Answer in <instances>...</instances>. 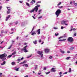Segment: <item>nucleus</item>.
<instances>
[{"label":"nucleus","instance_id":"bb28decb","mask_svg":"<svg viewBox=\"0 0 77 77\" xmlns=\"http://www.w3.org/2000/svg\"><path fill=\"white\" fill-rule=\"evenodd\" d=\"M11 56H12V55L11 54V55H9V56L7 57H8V58L9 57V58H10V57H11Z\"/></svg>","mask_w":77,"mask_h":77},{"label":"nucleus","instance_id":"c85d7f7f","mask_svg":"<svg viewBox=\"0 0 77 77\" xmlns=\"http://www.w3.org/2000/svg\"><path fill=\"white\" fill-rule=\"evenodd\" d=\"M24 65H25V66H26V67H27V66H28V65H27V64H24Z\"/></svg>","mask_w":77,"mask_h":77},{"label":"nucleus","instance_id":"8fccbe9b","mask_svg":"<svg viewBox=\"0 0 77 77\" xmlns=\"http://www.w3.org/2000/svg\"><path fill=\"white\" fill-rule=\"evenodd\" d=\"M62 72H60L59 73V75H62Z\"/></svg>","mask_w":77,"mask_h":77},{"label":"nucleus","instance_id":"39448f33","mask_svg":"<svg viewBox=\"0 0 77 77\" xmlns=\"http://www.w3.org/2000/svg\"><path fill=\"white\" fill-rule=\"evenodd\" d=\"M39 7H40V5H38L35 7L34 8L35 9V12H37V11H38V8H39Z\"/></svg>","mask_w":77,"mask_h":77},{"label":"nucleus","instance_id":"774afa93","mask_svg":"<svg viewBox=\"0 0 77 77\" xmlns=\"http://www.w3.org/2000/svg\"><path fill=\"white\" fill-rule=\"evenodd\" d=\"M59 41H63V40H59Z\"/></svg>","mask_w":77,"mask_h":77},{"label":"nucleus","instance_id":"680f3d73","mask_svg":"<svg viewBox=\"0 0 77 77\" xmlns=\"http://www.w3.org/2000/svg\"><path fill=\"white\" fill-rule=\"evenodd\" d=\"M2 6H1L0 7V10H1V9H2Z\"/></svg>","mask_w":77,"mask_h":77},{"label":"nucleus","instance_id":"2f4dec72","mask_svg":"<svg viewBox=\"0 0 77 77\" xmlns=\"http://www.w3.org/2000/svg\"><path fill=\"white\" fill-rule=\"evenodd\" d=\"M46 69H47V68L44 67L43 68V70H46Z\"/></svg>","mask_w":77,"mask_h":77},{"label":"nucleus","instance_id":"aec40b11","mask_svg":"<svg viewBox=\"0 0 77 77\" xmlns=\"http://www.w3.org/2000/svg\"><path fill=\"white\" fill-rule=\"evenodd\" d=\"M36 35V33H35V32H34L31 34V35Z\"/></svg>","mask_w":77,"mask_h":77},{"label":"nucleus","instance_id":"864d4df0","mask_svg":"<svg viewBox=\"0 0 77 77\" xmlns=\"http://www.w3.org/2000/svg\"><path fill=\"white\" fill-rule=\"evenodd\" d=\"M54 29H57V28H56V27H54Z\"/></svg>","mask_w":77,"mask_h":77},{"label":"nucleus","instance_id":"4c0bfd02","mask_svg":"<svg viewBox=\"0 0 77 77\" xmlns=\"http://www.w3.org/2000/svg\"><path fill=\"white\" fill-rule=\"evenodd\" d=\"M76 30V29H75V28L72 29V30L75 31V30Z\"/></svg>","mask_w":77,"mask_h":77},{"label":"nucleus","instance_id":"393cba45","mask_svg":"<svg viewBox=\"0 0 77 77\" xmlns=\"http://www.w3.org/2000/svg\"><path fill=\"white\" fill-rule=\"evenodd\" d=\"M69 58H70V57H67L66 58V60H69Z\"/></svg>","mask_w":77,"mask_h":77},{"label":"nucleus","instance_id":"de8ad7c7","mask_svg":"<svg viewBox=\"0 0 77 77\" xmlns=\"http://www.w3.org/2000/svg\"><path fill=\"white\" fill-rule=\"evenodd\" d=\"M61 29H63V26H61Z\"/></svg>","mask_w":77,"mask_h":77},{"label":"nucleus","instance_id":"338daca9","mask_svg":"<svg viewBox=\"0 0 77 77\" xmlns=\"http://www.w3.org/2000/svg\"><path fill=\"white\" fill-rule=\"evenodd\" d=\"M19 2L20 3H22V1H20Z\"/></svg>","mask_w":77,"mask_h":77},{"label":"nucleus","instance_id":"7c9ffc66","mask_svg":"<svg viewBox=\"0 0 77 77\" xmlns=\"http://www.w3.org/2000/svg\"><path fill=\"white\" fill-rule=\"evenodd\" d=\"M42 16H40L38 17V19H40L41 18H42Z\"/></svg>","mask_w":77,"mask_h":77},{"label":"nucleus","instance_id":"c03bdc74","mask_svg":"<svg viewBox=\"0 0 77 77\" xmlns=\"http://www.w3.org/2000/svg\"><path fill=\"white\" fill-rule=\"evenodd\" d=\"M41 3V1H38V2H37V4H38V3Z\"/></svg>","mask_w":77,"mask_h":77},{"label":"nucleus","instance_id":"dca6fc26","mask_svg":"<svg viewBox=\"0 0 77 77\" xmlns=\"http://www.w3.org/2000/svg\"><path fill=\"white\" fill-rule=\"evenodd\" d=\"M60 52H61V53H62L63 54L65 53V51H63L61 49H60Z\"/></svg>","mask_w":77,"mask_h":77},{"label":"nucleus","instance_id":"f257e3e1","mask_svg":"<svg viewBox=\"0 0 77 77\" xmlns=\"http://www.w3.org/2000/svg\"><path fill=\"white\" fill-rule=\"evenodd\" d=\"M61 13V10L58 9L56 11L55 15L57 16V17H58L59 16V14Z\"/></svg>","mask_w":77,"mask_h":77},{"label":"nucleus","instance_id":"49530a36","mask_svg":"<svg viewBox=\"0 0 77 77\" xmlns=\"http://www.w3.org/2000/svg\"><path fill=\"white\" fill-rule=\"evenodd\" d=\"M18 61H19L20 62V60H21V59H18L17 60Z\"/></svg>","mask_w":77,"mask_h":77},{"label":"nucleus","instance_id":"4d7b16f0","mask_svg":"<svg viewBox=\"0 0 77 77\" xmlns=\"http://www.w3.org/2000/svg\"><path fill=\"white\" fill-rule=\"evenodd\" d=\"M23 59H24V58L23 57H22L21 59H20L21 60H23Z\"/></svg>","mask_w":77,"mask_h":77},{"label":"nucleus","instance_id":"bf43d9fd","mask_svg":"<svg viewBox=\"0 0 77 77\" xmlns=\"http://www.w3.org/2000/svg\"><path fill=\"white\" fill-rule=\"evenodd\" d=\"M67 53H70V51H67Z\"/></svg>","mask_w":77,"mask_h":77},{"label":"nucleus","instance_id":"6ab92c4d","mask_svg":"<svg viewBox=\"0 0 77 77\" xmlns=\"http://www.w3.org/2000/svg\"><path fill=\"white\" fill-rule=\"evenodd\" d=\"M12 45H11L9 47H8V48L7 49L8 50H10V49H11V48L12 47Z\"/></svg>","mask_w":77,"mask_h":77},{"label":"nucleus","instance_id":"0eeeda50","mask_svg":"<svg viewBox=\"0 0 77 77\" xmlns=\"http://www.w3.org/2000/svg\"><path fill=\"white\" fill-rule=\"evenodd\" d=\"M11 17V15H8V17H7L6 18V19H5V21H8V19L9 18H10Z\"/></svg>","mask_w":77,"mask_h":77},{"label":"nucleus","instance_id":"09e8293b","mask_svg":"<svg viewBox=\"0 0 77 77\" xmlns=\"http://www.w3.org/2000/svg\"><path fill=\"white\" fill-rule=\"evenodd\" d=\"M3 32H4V31H3V30H2L1 31V33H3Z\"/></svg>","mask_w":77,"mask_h":77},{"label":"nucleus","instance_id":"f8f14e48","mask_svg":"<svg viewBox=\"0 0 77 77\" xmlns=\"http://www.w3.org/2000/svg\"><path fill=\"white\" fill-rule=\"evenodd\" d=\"M35 10H36V9L34 8L32 10L30 11V12H31V13H32V12H33Z\"/></svg>","mask_w":77,"mask_h":77},{"label":"nucleus","instance_id":"e2e57ef3","mask_svg":"<svg viewBox=\"0 0 77 77\" xmlns=\"http://www.w3.org/2000/svg\"><path fill=\"white\" fill-rule=\"evenodd\" d=\"M18 38H19V37L18 36H17V40H18Z\"/></svg>","mask_w":77,"mask_h":77},{"label":"nucleus","instance_id":"79ce46f5","mask_svg":"<svg viewBox=\"0 0 77 77\" xmlns=\"http://www.w3.org/2000/svg\"><path fill=\"white\" fill-rule=\"evenodd\" d=\"M32 17L33 18H34V19L35 20V16H32Z\"/></svg>","mask_w":77,"mask_h":77},{"label":"nucleus","instance_id":"3c124183","mask_svg":"<svg viewBox=\"0 0 77 77\" xmlns=\"http://www.w3.org/2000/svg\"><path fill=\"white\" fill-rule=\"evenodd\" d=\"M66 40V38L64 39H63V41H65Z\"/></svg>","mask_w":77,"mask_h":77},{"label":"nucleus","instance_id":"13d9d810","mask_svg":"<svg viewBox=\"0 0 77 77\" xmlns=\"http://www.w3.org/2000/svg\"><path fill=\"white\" fill-rule=\"evenodd\" d=\"M24 63L23 62H21L20 63V64H24Z\"/></svg>","mask_w":77,"mask_h":77},{"label":"nucleus","instance_id":"5fc2aeb1","mask_svg":"<svg viewBox=\"0 0 77 77\" xmlns=\"http://www.w3.org/2000/svg\"><path fill=\"white\" fill-rule=\"evenodd\" d=\"M75 6H77V3H75Z\"/></svg>","mask_w":77,"mask_h":77},{"label":"nucleus","instance_id":"c756f323","mask_svg":"<svg viewBox=\"0 0 77 77\" xmlns=\"http://www.w3.org/2000/svg\"><path fill=\"white\" fill-rule=\"evenodd\" d=\"M7 8L8 10V9H11V7H7Z\"/></svg>","mask_w":77,"mask_h":77},{"label":"nucleus","instance_id":"4be33fe9","mask_svg":"<svg viewBox=\"0 0 77 77\" xmlns=\"http://www.w3.org/2000/svg\"><path fill=\"white\" fill-rule=\"evenodd\" d=\"M50 73V72H46L45 74H46V75H47L48 74Z\"/></svg>","mask_w":77,"mask_h":77},{"label":"nucleus","instance_id":"e433bc0d","mask_svg":"<svg viewBox=\"0 0 77 77\" xmlns=\"http://www.w3.org/2000/svg\"><path fill=\"white\" fill-rule=\"evenodd\" d=\"M19 69V68H17L16 69V71H18Z\"/></svg>","mask_w":77,"mask_h":77},{"label":"nucleus","instance_id":"ea45409f","mask_svg":"<svg viewBox=\"0 0 77 77\" xmlns=\"http://www.w3.org/2000/svg\"><path fill=\"white\" fill-rule=\"evenodd\" d=\"M18 22L17 21L16 22V23H15L16 25H17V24H18Z\"/></svg>","mask_w":77,"mask_h":77},{"label":"nucleus","instance_id":"0e129e2a","mask_svg":"<svg viewBox=\"0 0 77 77\" xmlns=\"http://www.w3.org/2000/svg\"><path fill=\"white\" fill-rule=\"evenodd\" d=\"M29 76L28 75H26V76H25L24 77H28Z\"/></svg>","mask_w":77,"mask_h":77},{"label":"nucleus","instance_id":"72a5a7b5","mask_svg":"<svg viewBox=\"0 0 77 77\" xmlns=\"http://www.w3.org/2000/svg\"><path fill=\"white\" fill-rule=\"evenodd\" d=\"M59 35V33H57V34L55 33V35L56 36H58V35Z\"/></svg>","mask_w":77,"mask_h":77},{"label":"nucleus","instance_id":"cd10ccee","mask_svg":"<svg viewBox=\"0 0 77 77\" xmlns=\"http://www.w3.org/2000/svg\"><path fill=\"white\" fill-rule=\"evenodd\" d=\"M63 8V6H61L59 7V9H62V8Z\"/></svg>","mask_w":77,"mask_h":77},{"label":"nucleus","instance_id":"9b49d317","mask_svg":"<svg viewBox=\"0 0 77 77\" xmlns=\"http://www.w3.org/2000/svg\"><path fill=\"white\" fill-rule=\"evenodd\" d=\"M7 14H9L11 13V9H8V11H7Z\"/></svg>","mask_w":77,"mask_h":77},{"label":"nucleus","instance_id":"f704fd0d","mask_svg":"<svg viewBox=\"0 0 77 77\" xmlns=\"http://www.w3.org/2000/svg\"><path fill=\"white\" fill-rule=\"evenodd\" d=\"M26 62H27V61L24 60L23 62L24 63H26Z\"/></svg>","mask_w":77,"mask_h":77},{"label":"nucleus","instance_id":"9d476101","mask_svg":"<svg viewBox=\"0 0 77 77\" xmlns=\"http://www.w3.org/2000/svg\"><path fill=\"white\" fill-rule=\"evenodd\" d=\"M36 2L35 1V0H32V1L30 3L31 5H33L34 3H35Z\"/></svg>","mask_w":77,"mask_h":77},{"label":"nucleus","instance_id":"f3484780","mask_svg":"<svg viewBox=\"0 0 77 77\" xmlns=\"http://www.w3.org/2000/svg\"><path fill=\"white\" fill-rule=\"evenodd\" d=\"M71 68H69V72H71Z\"/></svg>","mask_w":77,"mask_h":77},{"label":"nucleus","instance_id":"f03ea898","mask_svg":"<svg viewBox=\"0 0 77 77\" xmlns=\"http://www.w3.org/2000/svg\"><path fill=\"white\" fill-rule=\"evenodd\" d=\"M5 54H0V59H2V61H4L6 60V58L5 57Z\"/></svg>","mask_w":77,"mask_h":77},{"label":"nucleus","instance_id":"7ed1b4c3","mask_svg":"<svg viewBox=\"0 0 77 77\" xmlns=\"http://www.w3.org/2000/svg\"><path fill=\"white\" fill-rule=\"evenodd\" d=\"M67 40L68 42H73L74 40H73V38L72 37H69L68 38Z\"/></svg>","mask_w":77,"mask_h":77},{"label":"nucleus","instance_id":"473e14b6","mask_svg":"<svg viewBox=\"0 0 77 77\" xmlns=\"http://www.w3.org/2000/svg\"><path fill=\"white\" fill-rule=\"evenodd\" d=\"M66 21L63 20V24H65V23H66Z\"/></svg>","mask_w":77,"mask_h":77},{"label":"nucleus","instance_id":"c9c22d12","mask_svg":"<svg viewBox=\"0 0 77 77\" xmlns=\"http://www.w3.org/2000/svg\"><path fill=\"white\" fill-rule=\"evenodd\" d=\"M32 56V55H30L29 56H28L27 57V58H30Z\"/></svg>","mask_w":77,"mask_h":77},{"label":"nucleus","instance_id":"423d86ee","mask_svg":"<svg viewBox=\"0 0 77 77\" xmlns=\"http://www.w3.org/2000/svg\"><path fill=\"white\" fill-rule=\"evenodd\" d=\"M27 45H26V46L24 47L23 49H22V50H24L25 53H27V52L28 51L27 50V49H26V48H27Z\"/></svg>","mask_w":77,"mask_h":77},{"label":"nucleus","instance_id":"a19ab883","mask_svg":"<svg viewBox=\"0 0 77 77\" xmlns=\"http://www.w3.org/2000/svg\"><path fill=\"white\" fill-rule=\"evenodd\" d=\"M67 73H68V72H65L64 73H63V74H67Z\"/></svg>","mask_w":77,"mask_h":77},{"label":"nucleus","instance_id":"a18cd8bd","mask_svg":"<svg viewBox=\"0 0 77 77\" xmlns=\"http://www.w3.org/2000/svg\"><path fill=\"white\" fill-rule=\"evenodd\" d=\"M39 42H41V39L39 40Z\"/></svg>","mask_w":77,"mask_h":77},{"label":"nucleus","instance_id":"20e7f679","mask_svg":"<svg viewBox=\"0 0 77 77\" xmlns=\"http://www.w3.org/2000/svg\"><path fill=\"white\" fill-rule=\"evenodd\" d=\"M43 52L42 51H38L37 53L39 55H41V57H43V54L42 53Z\"/></svg>","mask_w":77,"mask_h":77},{"label":"nucleus","instance_id":"6e6552de","mask_svg":"<svg viewBox=\"0 0 77 77\" xmlns=\"http://www.w3.org/2000/svg\"><path fill=\"white\" fill-rule=\"evenodd\" d=\"M45 53H48L50 51V50L47 49H45Z\"/></svg>","mask_w":77,"mask_h":77},{"label":"nucleus","instance_id":"4468645a","mask_svg":"<svg viewBox=\"0 0 77 77\" xmlns=\"http://www.w3.org/2000/svg\"><path fill=\"white\" fill-rule=\"evenodd\" d=\"M33 43L34 44L36 45L37 44V41L36 40H35L33 42Z\"/></svg>","mask_w":77,"mask_h":77},{"label":"nucleus","instance_id":"a878e982","mask_svg":"<svg viewBox=\"0 0 77 77\" xmlns=\"http://www.w3.org/2000/svg\"><path fill=\"white\" fill-rule=\"evenodd\" d=\"M74 48V47H72L70 48V50H73Z\"/></svg>","mask_w":77,"mask_h":77},{"label":"nucleus","instance_id":"69168bd1","mask_svg":"<svg viewBox=\"0 0 77 77\" xmlns=\"http://www.w3.org/2000/svg\"><path fill=\"white\" fill-rule=\"evenodd\" d=\"M3 74V73H0V75H2Z\"/></svg>","mask_w":77,"mask_h":77},{"label":"nucleus","instance_id":"58836bf2","mask_svg":"<svg viewBox=\"0 0 77 77\" xmlns=\"http://www.w3.org/2000/svg\"><path fill=\"white\" fill-rule=\"evenodd\" d=\"M49 58L51 59H52V58H53V57L51 56L50 57H49Z\"/></svg>","mask_w":77,"mask_h":77},{"label":"nucleus","instance_id":"37998d69","mask_svg":"<svg viewBox=\"0 0 77 77\" xmlns=\"http://www.w3.org/2000/svg\"><path fill=\"white\" fill-rule=\"evenodd\" d=\"M74 36H76V35H77V34H76V33H75L74 34Z\"/></svg>","mask_w":77,"mask_h":77},{"label":"nucleus","instance_id":"6e6d98bb","mask_svg":"<svg viewBox=\"0 0 77 77\" xmlns=\"http://www.w3.org/2000/svg\"><path fill=\"white\" fill-rule=\"evenodd\" d=\"M73 3H74V5H75V1H73Z\"/></svg>","mask_w":77,"mask_h":77},{"label":"nucleus","instance_id":"2eb2a0df","mask_svg":"<svg viewBox=\"0 0 77 77\" xmlns=\"http://www.w3.org/2000/svg\"><path fill=\"white\" fill-rule=\"evenodd\" d=\"M6 64V61H4L3 62V63H1V65H5Z\"/></svg>","mask_w":77,"mask_h":77},{"label":"nucleus","instance_id":"1a4fd4ad","mask_svg":"<svg viewBox=\"0 0 77 77\" xmlns=\"http://www.w3.org/2000/svg\"><path fill=\"white\" fill-rule=\"evenodd\" d=\"M55 69V68H52L51 70V72H55L56 70Z\"/></svg>","mask_w":77,"mask_h":77},{"label":"nucleus","instance_id":"603ef678","mask_svg":"<svg viewBox=\"0 0 77 77\" xmlns=\"http://www.w3.org/2000/svg\"><path fill=\"white\" fill-rule=\"evenodd\" d=\"M41 11H42L41 10H39L38 12H41Z\"/></svg>","mask_w":77,"mask_h":77},{"label":"nucleus","instance_id":"a211bd4d","mask_svg":"<svg viewBox=\"0 0 77 77\" xmlns=\"http://www.w3.org/2000/svg\"><path fill=\"white\" fill-rule=\"evenodd\" d=\"M15 64V63L14 62H13L11 63V65H14Z\"/></svg>","mask_w":77,"mask_h":77},{"label":"nucleus","instance_id":"ddd939ff","mask_svg":"<svg viewBox=\"0 0 77 77\" xmlns=\"http://www.w3.org/2000/svg\"><path fill=\"white\" fill-rule=\"evenodd\" d=\"M40 30H41V29H39L37 31V32H38V34L39 35L41 33V32H40Z\"/></svg>","mask_w":77,"mask_h":77},{"label":"nucleus","instance_id":"052dcab7","mask_svg":"<svg viewBox=\"0 0 77 77\" xmlns=\"http://www.w3.org/2000/svg\"><path fill=\"white\" fill-rule=\"evenodd\" d=\"M15 54V52H14V53H13L12 54L13 55H14V54Z\"/></svg>","mask_w":77,"mask_h":77},{"label":"nucleus","instance_id":"5701e85b","mask_svg":"<svg viewBox=\"0 0 77 77\" xmlns=\"http://www.w3.org/2000/svg\"><path fill=\"white\" fill-rule=\"evenodd\" d=\"M61 4H62V2H60L57 5V6H59V5H61Z\"/></svg>","mask_w":77,"mask_h":77},{"label":"nucleus","instance_id":"b1692460","mask_svg":"<svg viewBox=\"0 0 77 77\" xmlns=\"http://www.w3.org/2000/svg\"><path fill=\"white\" fill-rule=\"evenodd\" d=\"M34 29H35V26H34L32 28V31H31V32L32 33V32H33V31L34 30Z\"/></svg>","mask_w":77,"mask_h":77},{"label":"nucleus","instance_id":"412c9836","mask_svg":"<svg viewBox=\"0 0 77 77\" xmlns=\"http://www.w3.org/2000/svg\"><path fill=\"white\" fill-rule=\"evenodd\" d=\"M26 5H27V6H30V5L28 3L26 2Z\"/></svg>","mask_w":77,"mask_h":77}]
</instances>
